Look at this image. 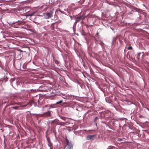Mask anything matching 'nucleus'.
<instances>
[{
    "label": "nucleus",
    "mask_w": 149,
    "mask_h": 149,
    "mask_svg": "<svg viewBox=\"0 0 149 149\" xmlns=\"http://www.w3.org/2000/svg\"><path fill=\"white\" fill-rule=\"evenodd\" d=\"M16 11L17 13L22 15L25 14L27 12L25 8H19L17 9Z\"/></svg>",
    "instance_id": "1"
},
{
    "label": "nucleus",
    "mask_w": 149,
    "mask_h": 149,
    "mask_svg": "<svg viewBox=\"0 0 149 149\" xmlns=\"http://www.w3.org/2000/svg\"><path fill=\"white\" fill-rule=\"evenodd\" d=\"M25 28L27 29H29L32 28V27L30 24H26L25 25Z\"/></svg>",
    "instance_id": "8"
},
{
    "label": "nucleus",
    "mask_w": 149,
    "mask_h": 149,
    "mask_svg": "<svg viewBox=\"0 0 149 149\" xmlns=\"http://www.w3.org/2000/svg\"><path fill=\"white\" fill-rule=\"evenodd\" d=\"M63 102V100H60V101H58L56 103V104H60L62 103Z\"/></svg>",
    "instance_id": "13"
},
{
    "label": "nucleus",
    "mask_w": 149,
    "mask_h": 149,
    "mask_svg": "<svg viewBox=\"0 0 149 149\" xmlns=\"http://www.w3.org/2000/svg\"><path fill=\"white\" fill-rule=\"evenodd\" d=\"M107 149H116L115 147L113 146H109Z\"/></svg>",
    "instance_id": "11"
},
{
    "label": "nucleus",
    "mask_w": 149,
    "mask_h": 149,
    "mask_svg": "<svg viewBox=\"0 0 149 149\" xmlns=\"http://www.w3.org/2000/svg\"><path fill=\"white\" fill-rule=\"evenodd\" d=\"M85 0H83V2H84L85 1Z\"/></svg>",
    "instance_id": "32"
},
{
    "label": "nucleus",
    "mask_w": 149,
    "mask_h": 149,
    "mask_svg": "<svg viewBox=\"0 0 149 149\" xmlns=\"http://www.w3.org/2000/svg\"><path fill=\"white\" fill-rule=\"evenodd\" d=\"M52 12L47 13L46 15V18L48 19L51 18L52 16Z\"/></svg>",
    "instance_id": "7"
},
{
    "label": "nucleus",
    "mask_w": 149,
    "mask_h": 149,
    "mask_svg": "<svg viewBox=\"0 0 149 149\" xmlns=\"http://www.w3.org/2000/svg\"><path fill=\"white\" fill-rule=\"evenodd\" d=\"M55 63H58V61H57V60H55Z\"/></svg>",
    "instance_id": "24"
},
{
    "label": "nucleus",
    "mask_w": 149,
    "mask_h": 149,
    "mask_svg": "<svg viewBox=\"0 0 149 149\" xmlns=\"http://www.w3.org/2000/svg\"><path fill=\"white\" fill-rule=\"evenodd\" d=\"M99 44L102 46L103 45H104V43L102 41H100V43H99Z\"/></svg>",
    "instance_id": "17"
},
{
    "label": "nucleus",
    "mask_w": 149,
    "mask_h": 149,
    "mask_svg": "<svg viewBox=\"0 0 149 149\" xmlns=\"http://www.w3.org/2000/svg\"><path fill=\"white\" fill-rule=\"evenodd\" d=\"M47 140L48 142V145L50 147V149H53V146L52 143L50 139L49 138H47Z\"/></svg>",
    "instance_id": "6"
},
{
    "label": "nucleus",
    "mask_w": 149,
    "mask_h": 149,
    "mask_svg": "<svg viewBox=\"0 0 149 149\" xmlns=\"http://www.w3.org/2000/svg\"><path fill=\"white\" fill-rule=\"evenodd\" d=\"M34 103V102L33 100H30L27 104L30 105L31 106Z\"/></svg>",
    "instance_id": "9"
},
{
    "label": "nucleus",
    "mask_w": 149,
    "mask_h": 149,
    "mask_svg": "<svg viewBox=\"0 0 149 149\" xmlns=\"http://www.w3.org/2000/svg\"><path fill=\"white\" fill-rule=\"evenodd\" d=\"M56 121H57V120H53L52 121V123H55L56 122Z\"/></svg>",
    "instance_id": "19"
},
{
    "label": "nucleus",
    "mask_w": 149,
    "mask_h": 149,
    "mask_svg": "<svg viewBox=\"0 0 149 149\" xmlns=\"http://www.w3.org/2000/svg\"><path fill=\"white\" fill-rule=\"evenodd\" d=\"M19 107H18V106H17V107H13L12 108L13 109H19Z\"/></svg>",
    "instance_id": "14"
},
{
    "label": "nucleus",
    "mask_w": 149,
    "mask_h": 149,
    "mask_svg": "<svg viewBox=\"0 0 149 149\" xmlns=\"http://www.w3.org/2000/svg\"><path fill=\"white\" fill-rule=\"evenodd\" d=\"M13 104V103H11V104H10V105H11V104Z\"/></svg>",
    "instance_id": "30"
},
{
    "label": "nucleus",
    "mask_w": 149,
    "mask_h": 149,
    "mask_svg": "<svg viewBox=\"0 0 149 149\" xmlns=\"http://www.w3.org/2000/svg\"><path fill=\"white\" fill-rule=\"evenodd\" d=\"M66 103H66V102H64V103H63V104H66Z\"/></svg>",
    "instance_id": "27"
},
{
    "label": "nucleus",
    "mask_w": 149,
    "mask_h": 149,
    "mask_svg": "<svg viewBox=\"0 0 149 149\" xmlns=\"http://www.w3.org/2000/svg\"><path fill=\"white\" fill-rule=\"evenodd\" d=\"M96 136L95 135H88L87 136V139L89 140H93L95 139V137Z\"/></svg>",
    "instance_id": "4"
},
{
    "label": "nucleus",
    "mask_w": 149,
    "mask_h": 149,
    "mask_svg": "<svg viewBox=\"0 0 149 149\" xmlns=\"http://www.w3.org/2000/svg\"><path fill=\"white\" fill-rule=\"evenodd\" d=\"M141 53H138V54H137V56H140V55L141 54Z\"/></svg>",
    "instance_id": "23"
},
{
    "label": "nucleus",
    "mask_w": 149,
    "mask_h": 149,
    "mask_svg": "<svg viewBox=\"0 0 149 149\" xmlns=\"http://www.w3.org/2000/svg\"><path fill=\"white\" fill-rule=\"evenodd\" d=\"M66 145L65 147V149H73V145L71 142H70L69 140L66 139Z\"/></svg>",
    "instance_id": "2"
},
{
    "label": "nucleus",
    "mask_w": 149,
    "mask_h": 149,
    "mask_svg": "<svg viewBox=\"0 0 149 149\" xmlns=\"http://www.w3.org/2000/svg\"><path fill=\"white\" fill-rule=\"evenodd\" d=\"M68 97L67 95L65 97H63V98L64 99H68V98H67Z\"/></svg>",
    "instance_id": "20"
},
{
    "label": "nucleus",
    "mask_w": 149,
    "mask_h": 149,
    "mask_svg": "<svg viewBox=\"0 0 149 149\" xmlns=\"http://www.w3.org/2000/svg\"><path fill=\"white\" fill-rule=\"evenodd\" d=\"M97 117H95L94 119V122H95L96 121V120H97Z\"/></svg>",
    "instance_id": "18"
},
{
    "label": "nucleus",
    "mask_w": 149,
    "mask_h": 149,
    "mask_svg": "<svg viewBox=\"0 0 149 149\" xmlns=\"http://www.w3.org/2000/svg\"><path fill=\"white\" fill-rule=\"evenodd\" d=\"M6 103V102H3V104H4Z\"/></svg>",
    "instance_id": "29"
},
{
    "label": "nucleus",
    "mask_w": 149,
    "mask_h": 149,
    "mask_svg": "<svg viewBox=\"0 0 149 149\" xmlns=\"http://www.w3.org/2000/svg\"><path fill=\"white\" fill-rule=\"evenodd\" d=\"M17 22V21L15 22H13V24H15Z\"/></svg>",
    "instance_id": "26"
},
{
    "label": "nucleus",
    "mask_w": 149,
    "mask_h": 149,
    "mask_svg": "<svg viewBox=\"0 0 149 149\" xmlns=\"http://www.w3.org/2000/svg\"><path fill=\"white\" fill-rule=\"evenodd\" d=\"M7 81H8L7 79H6V80H5V82H6Z\"/></svg>",
    "instance_id": "28"
},
{
    "label": "nucleus",
    "mask_w": 149,
    "mask_h": 149,
    "mask_svg": "<svg viewBox=\"0 0 149 149\" xmlns=\"http://www.w3.org/2000/svg\"><path fill=\"white\" fill-rule=\"evenodd\" d=\"M26 105H25L24 106H26Z\"/></svg>",
    "instance_id": "35"
},
{
    "label": "nucleus",
    "mask_w": 149,
    "mask_h": 149,
    "mask_svg": "<svg viewBox=\"0 0 149 149\" xmlns=\"http://www.w3.org/2000/svg\"><path fill=\"white\" fill-rule=\"evenodd\" d=\"M54 24L55 23L52 24L50 28L52 30H54Z\"/></svg>",
    "instance_id": "10"
},
{
    "label": "nucleus",
    "mask_w": 149,
    "mask_h": 149,
    "mask_svg": "<svg viewBox=\"0 0 149 149\" xmlns=\"http://www.w3.org/2000/svg\"><path fill=\"white\" fill-rule=\"evenodd\" d=\"M14 104H18V105H20L21 103H15Z\"/></svg>",
    "instance_id": "22"
},
{
    "label": "nucleus",
    "mask_w": 149,
    "mask_h": 149,
    "mask_svg": "<svg viewBox=\"0 0 149 149\" xmlns=\"http://www.w3.org/2000/svg\"><path fill=\"white\" fill-rule=\"evenodd\" d=\"M61 118L63 120H65V118L64 117H61Z\"/></svg>",
    "instance_id": "21"
},
{
    "label": "nucleus",
    "mask_w": 149,
    "mask_h": 149,
    "mask_svg": "<svg viewBox=\"0 0 149 149\" xmlns=\"http://www.w3.org/2000/svg\"><path fill=\"white\" fill-rule=\"evenodd\" d=\"M45 107H47V105H45Z\"/></svg>",
    "instance_id": "34"
},
{
    "label": "nucleus",
    "mask_w": 149,
    "mask_h": 149,
    "mask_svg": "<svg viewBox=\"0 0 149 149\" xmlns=\"http://www.w3.org/2000/svg\"><path fill=\"white\" fill-rule=\"evenodd\" d=\"M19 96H14V99L15 100H18L19 99Z\"/></svg>",
    "instance_id": "12"
},
{
    "label": "nucleus",
    "mask_w": 149,
    "mask_h": 149,
    "mask_svg": "<svg viewBox=\"0 0 149 149\" xmlns=\"http://www.w3.org/2000/svg\"><path fill=\"white\" fill-rule=\"evenodd\" d=\"M51 116V111H47L46 112L41 114L40 115V116L42 117H49Z\"/></svg>",
    "instance_id": "3"
},
{
    "label": "nucleus",
    "mask_w": 149,
    "mask_h": 149,
    "mask_svg": "<svg viewBox=\"0 0 149 149\" xmlns=\"http://www.w3.org/2000/svg\"><path fill=\"white\" fill-rule=\"evenodd\" d=\"M85 34L84 33H82V35H83V36H84L85 35Z\"/></svg>",
    "instance_id": "25"
},
{
    "label": "nucleus",
    "mask_w": 149,
    "mask_h": 149,
    "mask_svg": "<svg viewBox=\"0 0 149 149\" xmlns=\"http://www.w3.org/2000/svg\"><path fill=\"white\" fill-rule=\"evenodd\" d=\"M8 106V105H7V106H6V107H5V108L6 107H7V106Z\"/></svg>",
    "instance_id": "31"
},
{
    "label": "nucleus",
    "mask_w": 149,
    "mask_h": 149,
    "mask_svg": "<svg viewBox=\"0 0 149 149\" xmlns=\"http://www.w3.org/2000/svg\"><path fill=\"white\" fill-rule=\"evenodd\" d=\"M83 19L84 18L82 16L75 17V24H76L77 23L79 22L81 20Z\"/></svg>",
    "instance_id": "5"
},
{
    "label": "nucleus",
    "mask_w": 149,
    "mask_h": 149,
    "mask_svg": "<svg viewBox=\"0 0 149 149\" xmlns=\"http://www.w3.org/2000/svg\"><path fill=\"white\" fill-rule=\"evenodd\" d=\"M35 13L34 12H33V13H31L29 14H28L27 15H26V16H32Z\"/></svg>",
    "instance_id": "15"
},
{
    "label": "nucleus",
    "mask_w": 149,
    "mask_h": 149,
    "mask_svg": "<svg viewBox=\"0 0 149 149\" xmlns=\"http://www.w3.org/2000/svg\"><path fill=\"white\" fill-rule=\"evenodd\" d=\"M127 49L128 50H131L132 49V46H130L127 48Z\"/></svg>",
    "instance_id": "16"
},
{
    "label": "nucleus",
    "mask_w": 149,
    "mask_h": 149,
    "mask_svg": "<svg viewBox=\"0 0 149 149\" xmlns=\"http://www.w3.org/2000/svg\"><path fill=\"white\" fill-rule=\"evenodd\" d=\"M98 33H97V35H98Z\"/></svg>",
    "instance_id": "33"
}]
</instances>
